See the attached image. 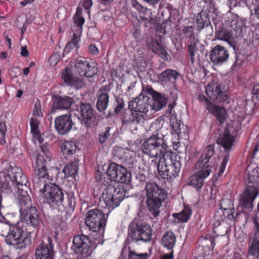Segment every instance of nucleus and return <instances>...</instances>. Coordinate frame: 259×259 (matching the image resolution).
Here are the masks:
<instances>
[{"label": "nucleus", "instance_id": "20e7f679", "mask_svg": "<svg viewBox=\"0 0 259 259\" xmlns=\"http://www.w3.org/2000/svg\"><path fill=\"white\" fill-rule=\"evenodd\" d=\"M177 157L176 153L167 151L159 158L157 163L159 175L169 182L177 178L181 170V163Z\"/></svg>", "mask_w": 259, "mask_h": 259}, {"label": "nucleus", "instance_id": "c9c22d12", "mask_svg": "<svg viewBox=\"0 0 259 259\" xmlns=\"http://www.w3.org/2000/svg\"><path fill=\"white\" fill-rule=\"evenodd\" d=\"M109 98L108 93H100L96 103L97 109L99 112H102L106 110L109 104Z\"/></svg>", "mask_w": 259, "mask_h": 259}, {"label": "nucleus", "instance_id": "f257e3e1", "mask_svg": "<svg viewBox=\"0 0 259 259\" xmlns=\"http://www.w3.org/2000/svg\"><path fill=\"white\" fill-rule=\"evenodd\" d=\"M27 179L23 174L22 169L18 167H11L7 172H0V210L2 208V193L11 191V185H16L17 187L18 198L23 195V192L28 194V187L26 186ZM2 215L0 210V217Z\"/></svg>", "mask_w": 259, "mask_h": 259}, {"label": "nucleus", "instance_id": "3c124183", "mask_svg": "<svg viewBox=\"0 0 259 259\" xmlns=\"http://www.w3.org/2000/svg\"><path fill=\"white\" fill-rule=\"evenodd\" d=\"M179 16V11L177 9H174L172 10L171 12H170V16L169 17V19L171 22H172L174 23H175L176 21L177 22H179L180 21Z\"/></svg>", "mask_w": 259, "mask_h": 259}, {"label": "nucleus", "instance_id": "7ed1b4c3", "mask_svg": "<svg viewBox=\"0 0 259 259\" xmlns=\"http://www.w3.org/2000/svg\"><path fill=\"white\" fill-rule=\"evenodd\" d=\"M22 193L23 195L17 198L21 216V221L18 223L25 228L30 229L32 233L39 226L40 217L36 207L31 205L30 196L25 192Z\"/></svg>", "mask_w": 259, "mask_h": 259}, {"label": "nucleus", "instance_id": "cd10ccee", "mask_svg": "<svg viewBox=\"0 0 259 259\" xmlns=\"http://www.w3.org/2000/svg\"><path fill=\"white\" fill-rule=\"evenodd\" d=\"M145 115L137 113L134 111L130 112L124 111L121 115V121L123 125L138 124L143 123L145 121Z\"/></svg>", "mask_w": 259, "mask_h": 259}, {"label": "nucleus", "instance_id": "5701e85b", "mask_svg": "<svg viewBox=\"0 0 259 259\" xmlns=\"http://www.w3.org/2000/svg\"><path fill=\"white\" fill-rule=\"evenodd\" d=\"M128 109L131 111H134L137 113L142 115H145V120L148 119L147 113L149 109H152V105L144 100L139 97L134 99L128 103Z\"/></svg>", "mask_w": 259, "mask_h": 259}, {"label": "nucleus", "instance_id": "5fc2aeb1", "mask_svg": "<svg viewBox=\"0 0 259 259\" xmlns=\"http://www.w3.org/2000/svg\"><path fill=\"white\" fill-rule=\"evenodd\" d=\"M198 99L199 101L206 106V109L208 110L210 105H213L214 104L212 103L209 100L203 95L200 94L198 96Z\"/></svg>", "mask_w": 259, "mask_h": 259}, {"label": "nucleus", "instance_id": "c85d7f7f", "mask_svg": "<svg viewBox=\"0 0 259 259\" xmlns=\"http://www.w3.org/2000/svg\"><path fill=\"white\" fill-rule=\"evenodd\" d=\"M132 6L139 12L143 11L144 15L141 16V19L144 22L146 27H148L151 24V22L153 20L151 17V10L149 9H145L139 2L136 0H133L132 2Z\"/></svg>", "mask_w": 259, "mask_h": 259}, {"label": "nucleus", "instance_id": "49530a36", "mask_svg": "<svg viewBox=\"0 0 259 259\" xmlns=\"http://www.w3.org/2000/svg\"><path fill=\"white\" fill-rule=\"evenodd\" d=\"M32 115L36 118L37 117L42 116V115L41 110V104L38 99H37L35 102L34 108L33 109Z\"/></svg>", "mask_w": 259, "mask_h": 259}, {"label": "nucleus", "instance_id": "dca6fc26", "mask_svg": "<svg viewBox=\"0 0 259 259\" xmlns=\"http://www.w3.org/2000/svg\"><path fill=\"white\" fill-rule=\"evenodd\" d=\"M93 244L92 240L88 236L78 234L73 237L71 249L74 253L85 257L91 254Z\"/></svg>", "mask_w": 259, "mask_h": 259}, {"label": "nucleus", "instance_id": "f704fd0d", "mask_svg": "<svg viewBox=\"0 0 259 259\" xmlns=\"http://www.w3.org/2000/svg\"><path fill=\"white\" fill-rule=\"evenodd\" d=\"M152 96L154 100L152 109L155 110H159L165 106L166 104V99L163 97L160 93L153 91Z\"/></svg>", "mask_w": 259, "mask_h": 259}, {"label": "nucleus", "instance_id": "37998d69", "mask_svg": "<svg viewBox=\"0 0 259 259\" xmlns=\"http://www.w3.org/2000/svg\"><path fill=\"white\" fill-rule=\"evenodd\" d=\"M248 252L250 255H255L256 253H259V239H256L253 237V238L249 244Z\"/></svg>", "mask_w": 259, "mask_h": 259}, {"label": "nucleus", "instance_id": "ddd939ff", "mask_svg": "<svg viewBox=\"0 0 259 259\" xmlns=\"http://www.w3.org/2000/svg\"><path fill=\"white\" fill-rule=\"evenodd\" d=\"M259 194V187L256 184L249 183L239 197V208L241 211H251L254 201Z\"/></svg>", "mask_w": 259, "mask_h": 259}, {"label": "nucleus", "instance_id": "4468645a", "mask_svg": "<svg viewBox=\"0 0 259 259\" xmlns=\"http://www.w3.org/2000/svg\"><path fill=\"white\" fill-rule=\"evenodd\" d=\"M128 231V236L134 242H148L151 240L152 229L147 224L133 221L129 225Z\"/></svg>", "mask_w": 259, "mask_h": 259}, {"label": "nucleus", "instance_id": "a211bd4d", "mask_svg": "<svg viewBox=\"0 0 259 259\" xmlns=\"http://www.w3.org/2000/svg\"><path fill=\"white\" fill-rule=\"evenodd\" d=\"M47 243L44 242L40 243L36 248L35 251V259H54L55 251L53 239L48 237L47 239Z\"/></svg>", "mask_w": 259, "mask_h": 259}, {"label": "nucleus", "instance_id": "864d4df0", "mask_svg": "<svg viewBox=\"0 0 259 259\" xmlns=\"http://www.w3.org/2000/svg\"><path fill=\"white\" fill-rule=\"evenodd\" d=\"M252 99L259 102V83L255 84L252 89Z\"/></svg>", "mask_w": 259, "mask_h": 259}, {"label": "nucleus", "instance_id": "4d7b16f0", "mask_svg": "<svg viewBox=\"0 0 259 259\" xmlns=\"http://www.w3.org/2000/svg\"><path fill=\"white\" fill-rule=\"evenodd\" d=\"M11 76L12 78H16L18 75L21 74L20 68L19 66H13L10 69Z\"/></svg>", "mask_w": 259, "mask_h": 259}, {"label": "nucleus", "instance_id": "1a4fd4ad", "mask_svg": "<svg viewBox=\"0 0 259 259\" xmlns=\"http://www.w3.org/2000/svg\"><path fill=\"white\" fill-rule=\"evenodd\" d=\"M143 153L151 158L161 157L166 150V144L163 137L152 135L146 140L141 146Z\"/></svg>", "mask_w": 259, "mask_h": 259}, {"label": "nucleus", "instance_id": "412c9836", "mask_svg": "<svg viewBox=\"0 0 259 259\" xmlns=\"http://www.w3.org/2000/svg\"><path fill=\"white\" fill-rule=\"evenodd\" d=\"M80 115L82 117L81 124L87 130L95 126L96 116L94 110L89 103H80Z\"/></svg>", "mask_w": 259, "mask_h": 259}, {"label": "nucleus", "instance_id": "473e14b6", "mask_svg": "<svg viewBox=\"0 0 259 259\" xmlns=\"http://www.w3.org/2000/svg\"><path fill=\"white\" fill-rule=\"evenodd\" d=\"M218 39L225 41L234 49L236 47L234 38L231 30L222 28L218 34Z\"/></svg>", "mask_w": 259, "mask_h": 259}, {"label": "nucleus", "instance_id": "7c9ffc66", "mask_svg": "<svg viewBox=\"0 0 259 259\" xmlns=\"http://www.w3.org/2000/svg\"><path fill=\"white\" fill-rule=\"evenodd\" d=\"M31 133L32 135L34 142L37 141L39 144H42L44 139L41 137V133L39 129V121L35 117H31L30 119Z\"/></svg>", "mask_w": 259, "mask_h": 259}, {"label": "nucleus", "instance_id": "c756f323", "mask_svg": "<svg viewBox=\"0 0 259 259\" xmlns=\"http://www.w3.org/2000/svg\"><path fill=\"white\" fill-rule=\"evenodd\" d=\"M208 111L215 116L220 124H223L225 123L227 119V113L224 107L213 104L210 105Z\"/></svg>", "mask_w": 259, "mask_h": 259}, {"label": "nucleus", "instance_id": "e433bc0d", "mask_svg": "<svg viewBox=\"0 0 259 259\" xmlns=\"http://www.w3.org/2000/svg\"><path fill=\"white\" fill-rule=\"evenodd\" d=\"M205 179V178H203L202 176L195 172L190 177L188 184L190 186L199 191L204 185V181Z\"/></svg>", "mask_w": 259, "mask_h": 259}, {"label": "nucleus", "instance_id": "f8f14e48", "mask_svg": "<svg viewBox=\"0 0 259 259\" xmlns=\"http://www.w3.org/2000/svg\"><path fill=\"white\" fill-rule=\"evenodd\" d=\"M107 217L98 208L89 210L86 214L85 223L90 230L102 235L107 224Z\"/></svg>", "mask_w": 259, "mask_h": 259}, {"label": "nucleus", "instance_id": "a18cd8bd", "mask_svg": "<svg viewBox=\"0 0 259 259\" xmlns=\"http://www.w3.org/2000/svg\"><path fill=\"white\" fill-rule=\"evenodd\" d=\"M7 127L5 122L0 121V145H4L6 144V134Z\"/></svg>", "mask_w": 259, "mask_h": 259}, {"label": "nucleus", "instance_id": "de8ad7c7", "mask_svg": "<svg viewBox=\"0 0 259 259\" xmlns=\"http://www.w3.org/2000/svg\"><path fill=\"white\" fill-rule=\"evenodd\" d=\"M74 22L76 27L78 28L77 31H79L80 33L82 31V26L85 22V19L82 16L74 17Z\"/></svg>", "mask_w": 259, "mask_h": 259}, {"label": "nucleus", "instance_id": "39448f33", "mask_svg": "<svg viewBox=\"0 0 259 259\" xmlns=\"http://www.w3.org/2000/svg\"><path fill=\"white\" fill-rule=\"evenodd\" d=\"M31 230L19 223L10 226L5 238L7 245L17 249H23L31 244Z\"/></svg>", "mask_w": 259, "mask_h": 259}, {"label": "nucleus", "instance_id": "2eb2a0df", "mask_svg": "<svg viewBox=\"0 0 259 259\" xmlns=\"http://www.w3.org/2000/svg\"><path fill=\"white\" fill-rule=\"evenodd\" d=\"M234 141V137L231 134L228 127L225 128L224 133L220 134L217 139V143L227 152V153L223 157L221 165L219 167L218 172V176H222L225 170L227 164L229 160V152L231 150Z\"/></svg>", "mask_w": 259, "mask_h": 259}, {"label": "nucleus", "instance_id": "6e6552de", "mask_svg": "<svg viewBox=\"0 0 259 259\" xmlns=\"http://www.w3.org/2000/svg\"><path fill=\"white\" fill-rule=\"evenodd\" d=\"M96 179L104 185L108 184L110 181L117 182L120 183H126L130 181V176L126 168L123 166L112 162L108 166L105 173H100L98 170Z\"/></svg>", "mask_w": 259, "mask_h": 259}, {"label": "nucleus", "instance_id": "b1692460", "mask_svg": "<svg viewBox=\"0 0 259 259\" xmlns=\"http://www.w3.org/2000/svg\"><path fill=\"white\" fill-rule=\"evenodd\" d=\"M146 42L149 50L154 54L158 55L164 60L169 61L171 58L165 49L162 46L161 43L153 37H147Z\"/></svg>", "mask_w": 259, "mask_h": 259}, {"label": "nucleus", "instance_id": "a878e982", "mask_svg": "<svg viewBox=\"0 0 259 259\" xmlns=\"http://www.w3.org/2000/svg\"><path fill=\"white\" fill-rule=\"evenodd\" d=\"M183 33L187 37L188 42V51L190 57V60L192 64L195 62V55L197 49L194 35L193 27L192 26H184L182 29Z\"/></svg>", "mask_w": 259, "mask_h": 259}, {"label": "nucleus", "instance_id": "58836bf2", "mask_svg": "<svg viewBox=\"0 0 259 259\" xmlns=\"http://www.w3.org/2000/svg\"><path fill=\"white\" fill-rule=\"evenodd\" d=\"M192 214V210L189 207L185 208L180 213H175L172 217L176 220L182 223L187 222Z\"/></svg>", "mask_w": 259, "mask_h": 259}, {"label": "nucleus", "instance_id": "680f3d73", "mask_svg": "<svg viewBox=\"0 0 259 259\" xmlns=\"http://www.w3.org/2000/svg\"><path fill=\"white\" fill-rule=\"evenodd\" d=\"M170 123L173 131L178 135H180L181 134V128L180 127L181 124L176 122V123L174 124V122L171 121H170Z\"/></svg>", "mask_w": 259, "mask_h": 259}, {"label": "nucleus", "instance_id": "bf43d9fd", "mask_svg": "<svg viewBox=\"0 0 259 259\" xmlns=\"http://www.w3.org/2000/svg\"><path fill=\"white\" fill-rule=\"evenodd\" d=\"M88 51L90 54L92 55H97L99 53L98 48L93 44H91L89 46Z\"/></svg>", "mask_w": 259, "mask_h": 259}, {"label": "nucleus", "instance_id": "bb28decb", "mask_svg": "<svg viewBox=\"0 0 259 259\" xmlns=\"http://www.w3.org/2000/svg\"><path fill=\"white\" fill-rule=\"evenodd\" d=\"M53 105L52 108L50 111V113L52 114L57 109L66 110L70 108L71 105L74 102V99L69 96H60L59 95H54L52 97Z\"/></svg>", "mask_w": 259, "mask_h": 259}, {"label": "nucleus", "instance_id": "052dcab7", "mask_svg": "<svg viewBox=\"0 0 259 259\" xmlns=\"http://www.w3.org/2000/svg\"><path fill=\"white\" fill-rule=\"evenodd\" d=\"M82 5L84 9L88 10V13L90 14L89 10L93 5L92 0H82Z\"/></svg>", "mask_w": 259, "mask_h": 259}, {"label": "nucleus", "instance_id": "423d86ee", "mask_svg": "<svg viewBox=\"0 0 259 259\" xmlns=\"http://www.w3.org/2000/svg\"><path fill=\"white\" fill-rule=\"evenodd\" d=\"M146 203L149 210L154 217L159 215V208L167 197V192L155 183H149L145 187Z\"/></svg>", "mask_w": 259, "mask_h": 259}, {"label": "nucleus", "instance_id": "13d9d810", "mask_svg": "<svg viewBox=\"0 0 259 259\" xmlns=\"http://www.w3.org/2000/svg\"><path fill=\"white\" fill-rule=\"evenodd\" d=\"M76 48L75 46H73L72 44V42H68L65 46V48L64 49L63 54H62V57H63L65 55L68 54L69 53L71 50H72L73 48Z\"/></svg>", "mask_w": 259, "mask_h": 259}, {"label": "nucleus", "instance_id": "393cba45", "mask_svg": "<svg viewBox=\"0 0 259 259\" xmlns=\"http://www.w3.org/2000/svg\"><path fill=\"white\" fill-rule=\"evenodd\" d=\"M205 94L210 100L217 103L227 101L228 96L225 91H223L221 84H217L214 89L209 85L205 88Z\"/></svg>", "mask_w": 259, "mask_h": 259}, {"label": "nucleus", "instance_id": "338daca9", "mask_svg": "<svg viewBox=\"0 0 259 259\" xmlns=\"http://www.w3.org/2000/svg\"><path fill=\"white\" fill-rule=\"evenodd\" d=\"M174 251H170V253L164 254L161 259H173Z\"/></svg>", "mask_w": 259, "mask_h": 259}, {"label": "nucleus", "instance_id": "c03bdc74", "mask_svg": "<svg viewBox=\"0 0 259 259\" xmlns=\"http://www.w3.org/2000/svg\"><path fill=\"white\" fill-rule=\"evenodd\" d=\"M111 127H106L104 131L100 132L98 135V141L101 145H103L110 136Z\"/></svg>", "mask_w": 259, "mask_h": 259}, {"label": "nucleus", "instance_id": "4c0bfd02", "mask_svg": "<svg viewBox=\"0 0 259 259\" xmlns=\"http://www.w3.org/2000/svg\"><path fill=\"white\" fill-rule=\"evenodd\" d=\"M78 170V161H74L68 163L66 165L63 171L65 175V177L68 178L70 177H74L77 173Z\"/></svg>", "mask_w": 259, "mask_h": 259}, {"label": "nucleus", "instance_id": "774afa93", "mask_svg": "<svg viewBox=\"0 0 259 259\" xmlns=\"http://www.w3.org/2000/svg\"><path fill=\"white\" fill-rule=\"evenodd\" d=\"M181 146V144L180 142H173L172 143V147L174 150L177 151L178 153L181 152V150H179V147Z\"/></svg>", "mask_w": 259, "mask_h": 259}, {"label": "nucleus", "instance_id": "a19ab883", "mask_svg": "<svg viewBox=\"0 0 259 259\" xmlns=\"http://www.w3.org/2000/svg\"><path fill=\"white\" fill-rule=\"evenodd\" d=\"M197 25L200 29L210 24L209 19L205 13H200L197 16Z\"/></svg>", "mask_w": 259, "mask_h": 259}, {"label": "nucleus", "instance_id": "f3484780", "mask_svg": "<svg viewBox=\"0 0 259 259\" xmlns=\"http://www.w3.org/2000/svg\"><path fill=\"white\" fill-rule=\"evenodd\" d=\"M74 68L80 76L87 78L93 77L98 73L97 64L93 62H88L85 59H76L75 61Z\"/></svg>", "mask_w": 259, "mask_h": 259}, {"label": "nucleus", "instance_id": "6ab92c4d", "mask_svg": "<svg viewBox=\"0 0 259 259\" xmlns=\"http://www.w3.org/2000/svg\"><path fill=\"white\" fill-rule=\"evenodd\" d=\"M74 125L71 114L60 115L55 119V127L60 135L67 134L71 131Z\"/></svg>", "mask_w": 259, "mask_h": 259}, {"label": "nucleus", "instance_id": "4be33fe9", "mask_svg": "<svg viewBox=\"0 0 259 259\" xmlns=\"http://www.w3.org/2000/svg\"><path fill=\"white\" fill-rule=\"evenodd\" d=\"M229 57L228 51L223 46L217 45L210 50L209 59L210 62L217 66H221L227 62Z\"/></svg>", "mask_w": 259, "mask_h": 259}, {"label": "nucleus", "instance_id": "0e129e2a", "mask_svg": "<svg viewBox=\"0 0 259 259\" xmlns=\"http://www.w3.org/2000/svg\"><path fill=\"white\" fill-rule=\"evenodd\" d=\"M254 237L259 239V223L257 221L254 222Z\"/></svg>", "mask_w": 259, "mask_h": 259}, {"label": "nucleus", "instance_id": "aec40b11", "mask_svg": "<svg viewBox=\"0 0 259 259\" xmlns=\"http://www.w3.org/2000/svg\"><path fill=\"white\" fill-rule=\"evenodd\" d=\"M61 77L64 83L67 86L80 89L85 85L84 79L75 76L70 67H67L62 71Z\"/></svg>", "mask_w": 259, "mask_h": 259}, {"label": "nucleus", "instance_id": "6e6d98bb", "mask_svg": "<svg viewBox=\"0 0 259 259\" xmlns=\"http://www.w3.org/2000/svg\"><path fill=\"white\" fill-rule=\"evenodd\" d=\"M81 33H80L79 31H77V33H74L72 35V38L71 40L69 41V42H72V44L73 46H75L76 48H79L78 42L80 40V35Z\"/></svg>", "mask_w": 259, "mask_h": 259}, {"label": "nucleus", "instance_id": "79ce46f5", "mask_svg": "<svg viewBox=\"0 0 259 259\" xmlns=\"http://www.w3.org/2000/svg\"><path fill=\"white\" fill-rule=\"evenodd\" d=\"M130 151L128 149L117 147L113 152V155L119 159L126 160L128 157Z\"/></svg>", "mask_w": 259, "mask_h": 259}, {"label": "nucleus", "instance_id": "72a5a7b5", "mask_svg": "<svg viewBox=\"0 0 259 259\" xmlns=\"http://www.w3.org/2000/svg\"><path fill=\"white\" fill-rule=\"evenodd\" d=\"M76 144L73 141H65L61 145V150L65 159L70 158L76 150Z\"/></svg>", "mask_w": 259, "mask_h": 259}, {"label": "nucleus", "instance_id": "0eeeda50", "mask_svg": "<svg viewBox=\"0 0 259 259\" xmlns=\"http://www.w3.org/2000/svg\"><path fill=\"white\" fill-rule=\"evenodd\" d=\"M47 161L44 157L40 154L37 155L34 168L35 177L33 180L34 187L38 189L39 192V201L40 203L44 200L46 195L45 194L47 187L50 184L56 185L52 183H47V181L49 180V175L46 168Z\"/></svg>", "mask_w": 259, "mask_h": 259}, {"label": "nucleus", "instance_id": "2f4dec72", "mask_svg": "<svg viewBox=\"0 0 259 259\" xmlns=\"http://www.w3.org/2000/svg\"><path fill=\"white\" fill-rule=\"evenodd\" d=\"M177 241L175 234L170 231L164 233L161 239V244L167 249L173 251Z\"/></svg>", "mask_w": 259, "mask_h": 259}, {"label": "nucleus", "instance_id": "9d476101", "mask_svg": "<svg viewBox=\"0 0 259 259\" xmlns=\"http://www.w3.org/2000/svg\"><path fill=\"white\" fill-rule=\"evenodd\" d=\"M125 194L123 187L108 185L100 197V202H103L106 207L113 209L119 205Z\"/></svg>", "mask_w": 259, "mask_h": 259}, {"label": "nucleus", "instance_id": "9b49d317", "mask_svg": "<svg viewBox=\"0 0 259 259\" xmlns=\"http://www.w3.org/2000/svg\"><path fill=\"white\" fill-rule=\"evenodd\" d=\"M215 152L214 145H208L202 151L197 161L195 164L194 168L196 172L200 175L203 178H207L209 176L213 165L210 161Z\"/></svg>", "mask_w": 259, "mask_h": 259}, {"label": "nucleus", "instance_id": "603ef678", "mask_svg": "<svg viewBox=\"0 0 259 259\" xmlns=\"http://www.w3.org/2000/svg\"><path fill=\"white\" fill-rule=\"evenodd\" d=\"M117 105L114 108V112L115 114H117L121 112L124 106V102L122 98H118L116 99Z\"/></svg>", "mask_w": 259, "mask_h": 259}, {"label": "nucleus", "instance_id": "69168bd1", "mask_svg": "<svg viewBox=\"0 0 259 259\" xmlns=\"http://www.w3.org/2000/svg\"><path fill=\"white\" fill-rule=\"evenodd\" d=\"M40 148L42 152L44 154V155L47 157H48L49 156V152L47 146L45 145H42L41 146H40Z\"/></svg>", "mask_w": 259, "mask_h": 259}, {"label": "nucleus", "instance_id": "f03ea898", "mask_svg": "<svg viewBox=\"0 0 259 259\" xmlns=\"http://www.w3.org/2000/svg\"><path fill=\"white\" fill-rule=\"evenodd\" d=\"M45 191L46 195L42 204H47L53 209L60 206L69 209L74 208L76 201L72 193H67L58 185L53 184H50Z\"/></svg>", "mask_w": 259, "mask_h": 259}, {"label": "nucleus", "instance_id": "e2e57ef3", "mask_svg": "<svg viewBox=\"0 0 259 259\" xmlns=\"http://www.w3.org/2000/svg\"><path fill=\"white\" fill-rule=\"evenodd\" d=\"M59 59H60V56L56 53H54L50 57L49 61L51 62H54V63L56 64L58 62Z\"/></svg>", "mask_w": 259, "mask_h": 259}, {"label": "nucleus", "instance_id": "ea45409f", "mask_svg": "<svg viewBox=\"0 0 259 259\" xmlns=\"http://www.w3.org/2000/svg\"><path fill=\"white\" fill-rule=\"evenodd\" d=\"M179 75L180 74L177 71L168 69L161 73L159 75V78L162 81L168 80L171 78L176 79Z\"/></svg>", "mask_w": 259, "mask_h": 259}, {"label": "nucleus", "instance_id": "09e8293b", "mask_svg": "<svg viewBox=\"0 0 259 259\" xmlns=\"http://www.w3.org/2000/svg\"><path fill=\"white\" fill-rule=\"evenodd\" d=\"M148 254L147 253H136L133 251H129L128 259H147Z\"/></svg>", "mask_w": 259, "mask_h": 259}, {"label": "nucleus", "instance_id": "8fccbe9b", "mask_svg": "<svg viewBox=\"0 0 259 259\" xmlns=\"http://www.w3.org/2000/svg\"><path fill=\"white\" fill-rule=\"evenodd\" d=\"M251 4L250 8L254 11V14L257 19H259V0H247Z\"/></svg>", "mask_w": 259, "mask_h": 259}]
</instances>
